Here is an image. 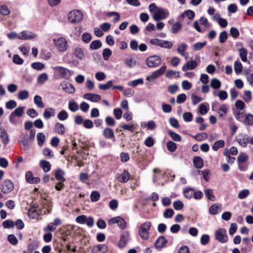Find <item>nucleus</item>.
I'll list each match as a JSON object with an SVG mask.
<instances>
[{
  "mask_svg": "<svg viewBox=\"0 0 253 253\" xmlns=\"http://www.w3.org/2000/svg\"><path fill=\"white\" fill-rule=\"evenodd\" d=\"M152 226L150 221H146L140 226L138 233L140 238L144 240L148 239L149 237V230Z\"/></svg>",
  "mask_w": 253,
  "mask_h": 253,
  "instance_id": "1",
  "label": "nucleus"
},
{
  "mask_svg": "<svg viewBox=\"0 0 253 253\" xmlns=\"http://www.w3.org/2000/svg\"><path fill=\"white\" fill-rule=\"evenodd\" d=\"M53 42L56 49L59 52H65L68 47L67 40L63 37L53 39Z\"/></svg>",
  "mask_w": 253,
  "mask_h": 253,
  "instance_id": "2",
  "label": "nucleus"
},
{
  "mask_svg": "<svg viewBox=\"0 0 253 253\" xmlns=\"http://www.w3.org/2000/svg\"><path fill=\"white\" fill-rule=\"evenodd\" d=\"M249 159V155L245 152H241L238 158L237 162L238 169L240 171H244L247 169L248 167L243 164L247 163Z\"/></svg>",
  "mask_w": 253,
  "mask_h": 253,
  "instance_id": "3",
  "label": "nucleus"
},
{
  "mask_svg": "<svg viewBox=\"0 0 253 253\" xmlns=\"http://www.w3.org/2000/svg\"><path fill=\"white\" fill-rule=\"evenodd\" d=\"M68 19L71 23H78L83 19V14L80 10H72L69 13Z\"/></svg>",
  "mask_w": 253,
  "mask_h": 253,
  "instance_id": "4",
  "label": "nucleus"
},
{
  "mask_svg": "<svg viewBox=\"0 0 253 253\" xmlns=\"http://www.w3.org/2000/svg\"><path fill=\"white\" fill-rule=\"evenodd\" d=\"M14 188V184L9 179L4 180L0 186L1 191L4 194H9L11 192Z\"/></svg>",
  "mask_w": 253,
  "mask_h": 253,
  "instance_id": "5",
  "label": "nucleus"
},
{
  "mask_svg": "<svg viewBox=\"0 0 253 253\" xmlns=\"http://www.w3.org/2000/svg\"><path fill=\"white\" fill-rule=\"evenodd\" d=\"M55 73H58L61 78L68 79L73 74V71L62 66H55L52 68Z\"/></svg>",
  "mask_w": 253,
  "mask_h": 253,
  "instance_id": "6",
  "label": "nucleus"
},
{
  "mask_svg": "<svg viewBox=\"0 0 253 253\" xmlns=\"http://www.w3.org/2000/svg\"><path fill=\"white\" fill-rule=\"evenodd\" d=\"M150 42L153 45L159 46L161 47L167 49H170L173 46V44L171 42L159 40L158 39H151Z\"/></svg>",
  "mask_w": 253,
  "mask_h": 253,
  "instance_id": "7",
  "label": "nucleus"
},
{
  "mask_svg": "<svg viewBox=\"0 0 253 253\" xmlns=\"http://www.w3.org/2000/svg\"><path fill=\"white\" fill-rule=\"evenodd\" d=\"M161 63V58L158 55L149 56L146 60V64L150 68L158 67Z\"/></svg>",
  "mask_w": 253,
  "mask_h": 253,
  "instance_id": "8",
  "label": "nucleus"
},
{
  "mask_svg": "<svg viewBox=\"0 0 253 253\" xmlns=\"http://www.w3.org/2000/svg\"><path fill=\"white\" fill-rule=\"evenodd\" d=\"M76 221L81 224L86 223L89 227H92L94 223V220L92 217H87L85 215L78 216L76 218Z\"/></svg>",
  "mask_w": 253,
  "mask_h": 253,
  "instance_id": "9",
  "label": "nucleus"
},
{
  "mask_svg": "<svg viewBox=\"0 0 253 253\" xmlns=\"http://www.w3.org/2000/svg\"><path fill=\"white\" fill-rule=\"evenodd\" d=\"M215 239L221 243H225L228 241V238L226 231L223 228H220L215 231Z\"/></svg>",
  "mask_w": 253,
  "mask_h": 253,
  "instance_id": "10",
  "label": "nucleus"
},
{
  "mask_svg": "<svg viewBox=\"0 0 253 253\" xmlns=\"http://www.w3.org/2000/svg\"><path fill=\"white\" fill-rule=\"evenodd\" d=\"M167 66L165 65L162 66L160 68L156 70L151 73V74L147 77L146 80L149 81H152L160 76H161L166 72Z\"/></svg>",
  "mask_w": 253,
  "mask_h": 253,
  "instance_id": "11",
  "label": "nucleus"
},
{
  "mask_svg": "<svg viewBox=\"0 0 253 253\" xmlns=\"http://www.w3.org/2000/svg\"><path fill=\"white\" fill-rule=\"evenodd\" d=\"M236 140L242 147H246L249 142L248 135L244 133H239L236 136Z\"/></svg>",
  "mask_w": 253,
  "mask_h": 253,
  "instance_id": "12",
  "label": "nucleus"
},
{
  "mask_svg": "<svg viewBox=\"0 0 253 253\" xmlns=\"http://www.w3.org/2000/svg\"><path fill=\"white\" fill-rule=\"evenodd\" d=\"M168 11L162 8H159L154 12L153 17L155 20L159 21L166 18L168 16Z\"/></svg>",
  "mask_w": 253,
  "mask_h": 253,
  "instance_id": "13",
  "label": "nucleus"
},
{
  "mask_svg": "<svg viewBox=\"0 0 253 253\" xmlns=\"http://www.w3.org/2000/svg\"><path fill=\"white\" fill-rule=\"evenodd\" d=\"M115 223H117L118 226L121 229H124L126 227V222L125 220L120 216L115 217L110 219L109 224L112 225Z\"/></svg>",
  "mask_w": 253,
  "mask_h": 253,
  "instance_id": "14",
  "label": "nucleus"
},
{
  "mask_svg": "<svg viewBox=\"0 0 253 253\" xmlns=\"http://www.w3.org/2000/svg\"><path fill=\"white\" fill-rule=\"evenodd\" d=\"M129 239V233L128 231H125L123 232L120 237V240L119 243V246L120 248H124L126 246L127 241Z\"/></svg>",
  "mask_w": 253,
  "mask_h": 253,
  "instance_id": "15",
  "label": "nucleus"
},
{
  "mask_svg": "<svg viewBox=\"0 0 253 253\" xmlns=\"http://www.w3.org/2000/svg\"><path fill=\"white\" fill-rule=\"evenodd\" d=\"M18 37V39L22 40H31L36 37V35L31 31H24Z\"/></svg>",
  "mask_w": 253,
  "mask_h": 253,
  "instance_id": "16",
  "label": "nucleus"
},
{
  "mask_svg": "<svg viewBox=\"0 0 253 253\" xmlns=\"http://www.w3.org/2000/svg\"><path fill=\"white\" fill-rule=\"evenodd\" d=\"M60 86L62 87V90L68 93H73L75 91V88L74 85L69 83H61Z\"/></svg>",
  "mask_w": 253,
  "mask_h": 253,
  "instance_id": "17",
  "label": "nucleus"
},
{
  "mask_svg": "<svg viewBox=\"0 0 253 253\" xmlns=\"http://www.w3.org/2000/svg\"><path fill=\"white\" fill-rule=\"evenodd\" d=\"M26 181L30 184H36L39 183L41 179L39 177H34L33 173L29 171L26 173Z\"/></svg>",
  "mask_w": 253,
  "mask_h": 253,
  "instance_id": "18",
  "label": "nucleus"
},
{
  "mask_svg": "<svg viewBox=\"0 0 253 253\" xmlns=\"http://www.w3.org/2000/svg\"><path fill=\"white\" fill-rule=\"evenodd\" d=\"M130 177V174L129 172L126 170H124L122 173L119 175L117 178L119 181L121 183H126Z\"/></svg>",
  "mask_w": 253,
  "mask_h": 253,
  "instance_id": "19",
  "label": "nucleus"
},
{
  "mask_svg": "<svg viewBox=\"0 0 253 253\" xmlns=\"http://www.w3.org/2000/svg\"><path fill=\"white\" fill-rule=\"evenodd\" d=\"M84 98L92 102H96L99 101L101 97L100 95L97 94L85 93L84 95Z\"/></svg>",
  "mask_w": 253,
  "mask_h": 253,
  "instance_id": "20",
  "label": "nucleus"
},
{
  "mask_svg": "<svg viewBox=\"0 0 253 253\" xmlns=\"http://www.w3.org/2000/svg\"><path fill=\"white\" fill-rule=\"evenodd\" d=\"M198 66V63L195 60H190L188 61L186 64L183 66L182 70L183 71L186 70H192L195 69Z\"/></svg>",
  "mask_w": 253,
  "mask_h": 253,
  "instance_id": "21",
  "label": "nucleus"
},
{
  "mask_svg": "<svg viewBox=\"0 0 253 253\" xmlns=\"http://www.w3.org/2000/svg\"><path fill=\"white\" fill-rule=\"evenodd\" d=\"M168 243L167 240L164 236L159 237L155 242V246L157 249L164 248Z\"/></svg>",
  "mask_w": 253,
  "mask_h": 253,
  "instance_id": "22",
  "label": "nucleus"
},
{
  "mask_svg": "<svg viewBox=\"0 0 253 253\" xmlns=\"http://www.w3.org/2000/svg\"><path fill=\"white\" fill-rule=\"evenodd\" d=\"M73 55L79 59H83L84 57V53L83 49L79 47L74 48L73 50Z\"/></svg>",
  "mask_w": 253,
  "mask_h": 253,
  "instance_id": "23",
  "label": "nucleus"
},
{
  "mask_svg": "<svg viewBox=\"0 0 253 253\" xmlns=\"http://www.w3.org/2000/svg\"><path fill=\"white\" fill-rule=\"evenodd\" d=\"M187 47V44L184 42L182 43L177 48V52L181 56L184 57L186 59L188 56V53L185 52V50Z\"/></svg>",
  "mask_w": 253,
  "mask_h": 253,
  "instance_id": "24",
  "label": "nucleus"
},
{
  "mask_svg": "<svg viewBox=\"0 0 253 253\" xmlns=\"http://www.w3.org/2000/svg\"><path fill=\"white\" fill-rule=\"evenodd\" d=\"M55 114V110L53 108H48L44 110L43 113V118L48 120Z\"/></svg>",
  "mask_w": 253,
  "mask_h": 253,
  "instance_id": "25",
  "label": "nucleus"
},
{
  "mask_svg": "<svg viewBox=\"0 0 253 253\" xmlns=\"http://www.w3.org/2000/svg\"><path fill=\"white\" fill-rule=\"evenodd\" d=\"M40 166L43 171L45 172H48L51 169V165L46 160H42L40 162Z\"/></svg>",
  "mask_w": 253,
  "mask_h": 253,
  "instance_id": "26",
  "label": "nucleus"
},
{
  "mask_svg": "<svg viewBox=\"0 0 253 253\" xmlns=\"http://www.w3.org/2000/svg\"><path fill=\"white\" fill-rule=\"evenodd\" d=\"M108 247L105 244H100L94 246L93 251L94 253H104L107 252Z\"/></svg>",
  "mask_w": 253,
  "mask_h": 253,
  "instance_id": "27",
  "label": "nucleus"
},
{
  "mask_svg": "<svg viewBox=\"0 0 253 253\" xmlns=\"http://www.w3.org/2000/svg\"><path fill=\"white\" fill-rule=\"evenodd\" d=\"M65 174V172L62 169H59L55 172V177L56 179L59 181L64 182L65 181V178L64 177Z\"/></svg>",
  "mask_w": 253,
  "mask_h": 253,
  "instance_id": "28",
  "label": "nucleus"
},
{
  "mask_svg": "<svg viewBox=\"0 0 253 253\" xmlns=\"http://www.w3.org/2000/svg\"><path fill=\"white\" fill-rule=\"evenodd\" d=\"M103 134L107 139H112L115 138L114 133L113 130L109 127H106L104 129Z\"/></svg>",
  "mask_w": 253,
  "mask_h": 253,
  "instance_id": "29",
  "label": "nucleus"
},
{
  "mask_svg": "<svg viewBox=\"0 0 253 253\" xmlns=\"http://www.w3.org/2000/svg\"><path fill=\"white\" fill-rule=\"evenodd\" d=\"M125 64L129 68L134 67L136 64V61L132 57L126 58L124 60Z\"/></svg>",
  "mask_w": 253,
  "mask_h": 253,
  "instance_id": "30",
  "label": "nucleus"
},
{
  "mask_svg": "<svg viewBox=\"0 0 253 253\" xmlns=\"http://www.w3.org/2000/svg\"><path fill=\"white\" fill-rule=\"evenodd\" d=\"M34 102L39 108H43L44 107V103L42 100V97L38 95H36L34 96Z\"/></svg>",
  "mask_w": 253,
  "mask_h": 253,
  "instance_id": "31",
  "label": "nucleus"
},
{
  "mask_svg": "<svg viewBox=\"0 0 253 253\" xmlns=\"http://www.w3.org/2000/svg\"><path fill=\"white\" fill-rule=\"evenodd\" d=\"M210 86L214 89H218L220 88L221 83L218 79L213 78L211 81Z\"/></svg>",
  "mask_w": 253,
  "mask_h": 253,
  "instance_id": "32",
  "label": "nucleus"
},
{
  "mask_svg": "<svg viewBox=\"0 0 253 253\" xmlns=\"http://www.w3.org/2000/svg\"><path fill=\"white\" fill-rule=\"evenodd\" d=\"M193 164L197 169H201L203 167V159L200 157L195 156L193 159Z\"/></svg>",
  "mask_w": 253,
  "mask_h": 253,
  "instance_id": "33",
  "label": "nucleus"
},
{
  "mask_svg": "<svg viewBox=\"0 0 253 253\" xmlns=\"http://www.w3.org/2000/svg\"><path fill=\"white\" fill-rule=\"evenodd\" d=\"M0 137L4 145H7L9 143V139L8 134L4 129L1 130L0 132Z\"/></svg>",
  "mask_w": 253,
  "mask_h": 253,
  "instance_id": "34",
  "label": "nucleus"
},
{
  "mask_svg": "<svg viewBox=\"0 0 253 253\" xmlns=\"http://www.w3.org/2000/svg\"><path fill=\"white\" fill-rule=\"evenodd\" d=\"M22 140H21L20 143L22 144V149L24 150L28 149L29 147V140L27 138L28 135L27 134H22Z\"/></svg>",
  "mask_w": 253,
  "mask_h": 253,
  "instance_id": "35",
  "label": "nucleus"
},
{
  "mask_svg": "<svg viewBox=\"0 0 253 253\" xmlns=\"http://www.w3.org/2000/svg\"><path fill=\"white\" fill-rule=\"evenodd\" d=\"M240 56L243 62H247V54L248 52L246 49L245 48H241L239 49Z\"/></svg>",
  "mask_w": 253,
  "mask_h": 253,
  "instance_id": "36",
  "label": "nucleus"
},
{
  "mask_svg": "<svg viewBox=\"0 0 253 253\" xmlns=\"http://www.w3.org/2000/svg\"><path fill=\"white\" fill-rule=\"evenodd\" d=\"M43 155L47 159H50L54 157L53 151L49 148H45L42 149Z\"/></svg>",
  "mask_w": 253,
  "mask_h": 253,
  "instance_id": "37",
  "label": "nucleus"
},
{
  "mask_svg": "<svg viewBox=\"0 0 253 253\" xmlns=\"http://www.w3.org/2000/svg\"><path fill=\"white\" fill-rule=\"evenodd\" d=\"M68 107L69 110L73 112H75L78 111L79 109V107L78 103L74 101V100L69 101L68 104Z\"/></svg>",
  "mask_w": 253,
  "mask_h": 253,
  "instance_id": "38",
  "label": "nucleus"
},
{
  "mask_svg": "<svg viewBox=\"0 0 253 253\" xmlns=\"http://www.w3.org/2000/svg\"><path fill=\"white\" fill-rule=\"evenodd\" d=\"M48 79V75L46 73H43L40 74L37 79L38 83L40 84H43Z\"/></svg>",
  "mask_w": 253,
  "mask_h": 253,
  "instance_id": "39",
  "label": "nucleus"
},
{
  "mask_svg": "<svg viewBox=\"0 0 253 253\" xmlns=\"http://www.w3.org/2000/svg\"><path fill=\"white\" fill-rule=\"evenodd\" d=\"M221 207V205L218 203L211 205L209 209V212L211 214L214 215L218 213V210Z\"/></svg>",
  "mask_w": 253,
  "mask_h": 253,
  "instance_id": "40",
  "label": "nucleus"
},
{
  "mask_svg": "<svg viewBox=\"0 0 253 253\" xmlns=\"http://www.w3.org/2000/svg\"><path fill=\"white\" fill-rule=\"evenodd\" d=\"M205 194L206 197L210 201H215V197L213 194V191L212 189H205L204 190Z\"/></svg>",
  "mask_w": 253,
  "mask_h": 253,
  "instance_id": "41",
  "label": "nucleus"
},
{
  "mask_svg": "<svg viewBox=\"0 0 253 253\" xmlns=\"http://www.w3.org/2000/svg\"><path fill=\"white\" fill-rule=\"evenodd\" d=\"M244 124L246 126L253 125V115L251 114H248L246 115Z\"/></svg>",
  "mask_w": 253,
  "mask_h": 253,
  "instance_id": "42",
  "label": "nucleus"
},
{
  "mask_svg": "<svg viewBox=\"0 0 253 253\" xmlns=\"http://www.w3.org/2000/svg\"><path fill=\"white\" fill-rule=\"evenodd\" d=\"M38 144L40 146H42L45 140V136L43 133L39 132L37 136Z\"/></svg>",
  "mask_w": 253,
  "mask_h": 253,
  "instance_id": "43",
  "label": "nucleus"
},
{
  "mask_svg": "<svg viewBox=\"0 0 253 253\" xmlns=\"http://www.w3.org/2000/svg\"><path fill=\"white\" fill-rule=\"evenodd\" d=\"M55 130L58 134H63L65 132V126L62 124L57 123L55 125Z\"/></svg>",
  "mask_w": 253,
  "mask_h": 253,
  "instance_id": "44",
  "label": "nucleus"
},
{
  "mask_svg": "<svg viewBox=\"0 0 253 253\" xmlns=\"http://www.w3.org/2000/svg\"><path fill=\"white\" fill-rule=\"evenodd\" d=\"M194 189L193 188H186L183 191L184 197L189 199L192 198L194 194Z\"/></svg>",
  "mask_w": 253,
  "mask_h": 253,
  "instance_id": "45",
  "label": "nucleus"
},
{
  "mask_svg": "<svg viewBox=\"0 0 253 253\" xmlns=\"http://www.w3.org/2000/svg\"><path fill=\"white\" fill-rule=\"evenodd\" d=\"M224 145V141L223 140H220L214 143L212 148L214 151H217L219 148H223Z\"/></svg>",
  "mask_w": 253,
  "mask_h": 253,
  "instance_id": "46",
  "label": "nucleus"
},
{
  "mask_svg": "<svg viewBox=\"0 0 253 253\" xmlns=\"http://www.w3.org/2000/svg\"><path fill=\"white\" fill-rule=\"evenodd\" d=\"M143 80L141 78H139L128 82L127 85L132 87H136L139 84H143Z\"/></svg>",
  "mask_w": 253,
  "mask_h": 253,
  "instance_id": "47",
  "label": "nucleus"
},
{
  "mask_svg": "<svg viewBox=\"0 0 253 253\" xmlns=\"http://www.w3.org/2000/svg\"><path fill=\"white\" fill-rule=\"evenodd\" d=\"M102 46V42L99 40L92 41L90 44L89 47L91 49H97Z\"/></svg>",
  "mask_w": 253,
  "mask_h": 253,
  "instance_id": "48",
  "label": "nucleus"
},
{
  "mask_svg": "<svg viewBox=\"0 0 253 253\" xmlns=\"http://www.w3.org/2000/svg\"><path fill=\"white\" fill-rule=\"evenodd\" d=\"M206 44V42H196L192 45V49L194 51H198L203 48Z\"/></svg>",
  "mask_w": 253,
  "mask_h": 253,
  "instance_id": "49",
  "label": "nucleus"
},
{
  "mask_svg": "<svg viewBox=\"0 0 253 253\" xmlns=\"http://www.w3.org/2000/svg\"><path fill=\"white\" fill-rule=\"evenodd\" d=\"M195 13L191 10H187L184 11L181 15V17H184L187 16L189 19L192 20L194 19L195 17Z\"/></svg>",
  "mask_w": 253,
  "mask_h": 253,
  "instance_id": "50",
  "label": "nucleus"
},
{
  "mask_svg": "<svg viewBox=\"0 0 253 253\" xmlns=\"http://www.w3.org/2000/svg\"><path fill=\"white\" fill-rule=\"evenodd\" d=\"M168 133H169V136L174 141H180L181 140V137L179 134H178L171 130H169Z\"/></svg>",
  "mask_w": 253,
  "mask_h": 253,
  "instance_id": "51",
  "label": "nucleus"
},
{
  "mask_svg": "<svg viewBox=\"0 0 253 253\" xmlns=\"http://www.w3.org/2000/svg\"><path fill=\"white\" fill-rule=\"evenodd\" d=\"M234 70L236 73L239 74L241 73L243 69L242 63L240 61H236L234 64Z\"/></svg>",
  "mask_w": 253,
  "mask_h": 253,
  "instance_id": "52",
  "label": "nucleus"
},
{
  "mask_svg": "<svg viewBox=\"0 0 253 253\" xmlns=\"http://www.w3.org/2000/svg\"><path fill=\"white\" fill-rule=\"evenodd\" d=\"M243 98L246 103L250 102L252 99V92L250 90L245 91Z\"/></svg>",
  "mask_w": 253,
  "mask_h": 253,
  "instance_id": "53",
  "label": "nucleus"
},
{
  "mask_svg": "<svg viewBox=\"0 0 253 253\" xmlns=\"http://www.w3.org/2000/svg\"><path fill=\"white\" fill-rule=\"evenodd\" d=\"M167 147L168 150L171 152H174L177 148L176 143L172 141H169L167 143Z\"/></svg>",
  "mask_w": 253,
  "mask_h": 253,
  "instance_id": "54",
  "label": "nucleus"
},
{
  "mask_svg": "<svg viewBox=\"0 0 253 253\" xmlns=\"http://www.w3.org/2000/svg\"><path fill=\"white\" fill-rule=\"evenodd\" d=\"M29 97V92L26 90H22L19 92L18 94V98L19 99L23 100Z\"/></svg>",
  "mask_w": 253,
  "mask_h": 253,
  "instance_id": "55",
  "label": "nucleus"
},
{
  "mask_svg": "<svg viewBox=\"0 0 253 253\" xmlns=\"http://www.w3.org/2000/svg\"><path fill=\"white\" fill-rule=\"evenodd\" d=\"M82 39L84 42L89 43L92 39L91 35L89 33H84L82 35Z\"/></svg>",
  "mask_w": 253,
  "mask_h": 253,
  "instance_id": "56",
  "label": "nucleus"
},
{
  "mask_svg": "<svg viewBox=\"0 0 253 253\" xmlns=\"http://www.w3.org/2000/svg\"><path fill=\"white\" fill-rule=\"evenodd\" d=\"M31 67L38 71L42 70L45 67L44 65L41 62H34L31 64Z\"/></svg>",
  "mask_w": 253,
  "mask_h": 253,
  "instance_id": "57",
  "label": "nucleus"
},
{
  "mask_svg": "<svg viewBox=\"0 0 253 253\" xmlns=\"http://www.w3.org/2000/svg\"><path fill=\"white\" fill-rule=\"evenodd\" d=\"M25 109V107H17L13 112H12V113H13L16 116L20 117L23 114Z\"/></svg>",
  "mask_w": 253,
  "mask_h": 253,
  "instance_id": "58",
  "label": "nucleus"
},
{
  "mask_svg": "<svg viewBox=\"0 0 253 253\" xmlns=\"http://www.w3.org/2000/svg\"><path fill=\"white\" fill-rule=\"evenodd\" d=\"M68 117V114L65 110L61 111L57 115V118L60 121H65Z\"/></svg>",
  "mask_w": 253,
  "mask_h": 253,
  "instance_id": "59",
  "label": "nucleus"
},
{
  "mask_svg": "<svg viewBox=\"0 0 253 253\" xmlns=\"http://www.w3.org/2000/svg\"><path fill=\"white\" fill-rule=\"evenodd\" d=\"M112 52L109 48H105L103 50V52H102V56H103L104 59L105 61H107L109 59L110 56L112 55Z\"/></svg>",
  "mask_w": 253,
  "mask_h": 253,
  "instance_id": "60",
  "label": "nucleus"
},
{
  "mask_svg": "<svg viewBox=\"0 0 253 253\" xmlns=\"http://www.w3.org/2000/svg\"><path fill=\"white\" fill-rule=\"evenodd\" d=\"M228 111L227 107L225 104H222L219 108V111L218 112L219 117L225 116Z\"/></svg>",
  "mask_w": 253,
  "mask_h": 253,
  "instance_id": "61",
  "label": "nucleus"
},
{
  "mask_svg": "<svg viewBox=\"0 0 253 253\" xmlns=\"http://www.w3.org/2000/svg\"><path fill=\"white\" fill-rule=\"evenodd\" d=\"M250 194V191L248 189H244L241 191L238 194V198L240 199H244Z\"/></svg>",
  "mask_w": 253,
  "mask_h": 253,
  "instance_id": "62",
  "label": "nucleus"
},
{
  "mask_svg": "<svg viewBox=\"0 0 253 253\" xmlns=\"http://www.w3.org/2000/svg\"><path fill=\"white\" fill-rule=\"evenodd\" d=\"M182 28V25L178 22L174 23L172 26V33L176 34L179 32Z\"/></svg>",
  "mask_w": 253,
  "mask_h": 253,
  "instance_id": "63",
  "label": "nucleus"
},
{
  "mask_svg": "<svg viewBox=\"0 0 253 253\" xmlns=\"http://www.w3.org/2000/svg\"><path fill=\"white\" fill-rule=\"evenodd\" d=\"M100 198V194L98 191H94L90 194V199L93 202H97Z\"/></svg>",
  "mask_w": 253,
  "mask_h": 253,
  "instance_id": "64",
  "label": "nucleus"
}]
</instances>
